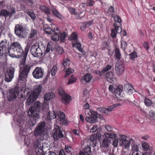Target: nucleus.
Masks as SVG:
<instances>
[{"label": "nucleus", "mask_w": 155, "mask_h": 155, "mask_svg": "<svg viewBox=\"0 0 155 155\" xmlns=\"http://www.w3.org/2000/svg\"><path fill=\"white\" fill-rule=\"evenodd\" d=\"M24 51L21 44L18 42H15L10 45L8 51V55L12 58H20L23 56Z\"/></svg>", "instance_id": "f257e3e1"}, {"label": "nucleus", "mask_w": 155, "mask_h": 155, "mask_svg": "<svg viewBox=\"0 0 155 155\" xmlns=\"http://www.w3.org/2000/svg\"><path fill=\"white\" fill-rule=\"evenodd\" d=\"M42 88V86L41 84H37L34 86L33 91L31 92L27 100L26 104L29 106L37 99Z\"/></svg>", "instance_id": "f03ea898"}, {"label": "nucleus", "mask_w": 155, "mask_h": 155, "mask_svg": "<svg viewBox=\"0 0 155 155\" xmlns=\"http://www.w3.org/2000/svg\"><path fill=\"white\" fill-rule=\"evenodd\" d=\"M41 104L39 101L35 102L33 106L30 108L28 111V116L33 118L35 120L39 118L38 113L41 110Z\"/></svg>", "instance_id": "7ed1b4c3"}, {"label": "nucleus", "mask_w": 155, "mask_h": 155, "mask_svg": "<svg viewBox=\"0 0 155 155\" xmlns=\"http://www.w3.org/2000/svg\"><path fill=\"white\" fill-rule=\"evenodd\" d=\"M130 141L127 139L126 136L122 135L119 139H115L114 140L113 145L115 147L117 146L122 147L123 148L127 149L130 146Z\"/></svg>", "instance_id": "20e7f679"}, {"label": "nucleus", "mask_w": 155, "mask_h": 155, "mask_svg": "<svg viewBox=\"0 0 155 155\" xmlns=\"http://www.w3.org/2000/svg\"><path fill=\"white\" fill-rule=\"evenodd\" d=\"M20 70L19 76V79L24 81L26 80L28 74L31 69L30 66L28 64H22L20 65Z\"/></svg>", "instance_id": "39448f33"}, {"label": "nucleus", "mask_w": 155, "mask_h": 155, "mask_svg": "<svg viewBox=\"0 0 155 155\" xmlns=\"http://www.w3.org/2000/svg\"><path fill=\"white\" fill-rule=\"evenodd\" d=\"M53 134L55 140H58L59 138H62L64 137V135L61 127L57 125L54 126V128L53 130Z\"/></svg>", "instance_id": "423d86ee"}, {"label": "nucleus", "mask_w": 155, "mask_h": 155, "mask_svg": "<svg viewBox=\"0 0 155 155\" xmlns=\"http://www.w3.org/2000/svg\"><path fill=\"white\" fill-rule=\"evenodd\" d=\"M30 51L32 54L35 57H41L43 54L42 51L39 47L38 43L32 46Z\"/></svg>", "instance_id": "0eeeda50"}, {"label": "nucleus", "mask_w": 155, "mask_h": 155, "mask_svg": "<svg viewBox=\"0 0 155 155\" xmlns=\"http://www.w3.org/2000/svg\"><path fill=\"white\" fill-rule=\"evenodd\" d=\"M45 124L44 122H41L38 123V125L34 131V135L35 137L41 136L44 132Z\"/></svg>", "instance_id": "6e6552de"}, {"label": "nucleus", "mask_w": 155, "mask_h": 155, "mask_svg": "<svg viewBox=\"0 0 155 155\" xmlns=\"http://www.w3.org/2000/svg\"><path fill=\"white\" fill-rule=\"evenodd\" d=\"M41 139H38L34 143L35 151L37 155H41L43 152V144L41 143Z\"/></svg>", "instance_id": "1a4fd4ad"}, {"label": "nucleus", "mask_w": 155, "mask_h": 155, "mask_svg": "<svg viewBox=\"0 0 155 155\" xmlns=\"http://www.w3.org/2000/svg\"><path fill=\"white\" fill-rule=\"evenodd\" d=\"M89 113H87V114L90 115V117H86L85 120L87 122L90 123H95L97 121V113L91 110L90 109L89 110Z\"/></svg>", "instance_id": "9d476101"}, {"label": "nucleus", "mask_w": 155, "mask_h": 155, "mask_svg": "<svg viewBox=\"0 0 155 155\" xmlns=\"http://www.w3.org/2000/svg\"><path fill=\"white\" fill-rule=\"evenodd\" d=\"M18 94L17 88L10 89L7 93L6 97L9 101H12L16 98Z\"/></svg>", "instance_id": "9b49d317"}, {"label": "nucleus", "mask_w": 155, "mask_h": 155, "mask_svg": "<svg viewBox=\"0 0 155 155\" xmlns=\"http://www.w3.org/2000/svg\"><path fill=\"white\" fill-rule=\"evenodd\" d=\"M15 34L19 37H24L25 35V31L21 25L17 24L15 28Z\"/></svg>", "instance_id": "f8f14e48"}, {"label": "nucleus", "mask_w": 155, "mask_h": 155, "mask_svg": "<svg viewBox=\"0 0 155 155\" xmlns=\"http://www.w3.org/2000/svg\"><path fill=\"white\" fill-rule=\"evenodd\" d=\"M15 69L12 67L8 68L5 73V80L7 82L11 81L14 76Z\"/></svg>", "instance_id": "ddd939ff"}, {"label": "nucleus", "mask_w": 155, "mask_h": 155, "mask_svg": "<svg viewBox=\"0 0 155 155\" xmlns=\"http://www.w3.org/2000/svg\"><path fill=\"white\" fill-rule=\"evenodd\" d=\"M59 93L61 96V101L65 104H68L71 100V97L66 94L62 89L59 90Z\"/></svg>", "instance_id": "4468645a"}, {"label": "nucleus", "mask_w": 155, "mask_h": 155, "mask_svg": "<svg viewBox=\"0 0 155 155\" xmlns=\"http://www.w3.org/2000/svg\"><path fill=\"white\" fill-rule=\"evenodd\" d=\"M33 77L37 79L42 78L44 75V71L41 68L37 67L32 72Z\"/></svg>", "instance_id": "2eb2a0df"}, {"label": "nucleus", "mask_w": 155, "mask_h": 155, "mask_svg": "<svg viewBox=\"0 0 155 155\" xmlns=\"http://www.w3.org/2000/svg\"><path fill=\"white\" fill-rule=\"evenodd\" d=\"M115 69L116 74L119 76L122 74L124 71V68L122 62L117 61L115 64Z\"/></svg>", "instance_id": "dca6fc26"}, {"label": "nucleus", "mask_w": 155, "mask_h": 155, "mask_svg": "<svg viewBox=\"0 0 155 155\" xmlns=\"http://www.w3.org/2000/svg\"><path fill=\"white\" fill-rule=\"evenodd\" d=\"M101 134L100 133H97L90 136L89 138L90 144L94 147L96 146L97 139H101Z\"/></svg>", "instance_id": "f3484780"}, {"label": "nucleus", "mask_w": 155, "mask_h": 155, "mask_svg": "<svg viewBox=\"0 0 155 155\" xmlns=\"http://www.w3.org/2000/svg\"><path fill=\"white\" fill-rule=\"evenodd\" d=\"M114 25V29L111 30L110 34L111 36L113 38L116 36L117 33H120L122 30L120 24H117L116 23H115Z\"/></svg>", "instance_id": "a211bd4d"}, {"label": "nucleus", "mask_w": 155, "mask_h": 155, "mask_svg": "<svg viewBox=\"0 0 155 155\" xmlns=\"http://www.w3.org/2000/svg\"><path fill=\"white\" fill-rule=\"evenodd\" d=\"M105 78L108 81L111 83H114L116 81L115 76L112 71L107 72L105 74Z\"/></svg>", "instance_id": "6ab92c4d"}, {"label": "nucleus", "mask_w": 155, "mask_h": 155, "mask_svg": "<svg viewBox=\"0 0 155 155\" xmlns=\"http://www.w3.org/2000/svg\"><path fill=\"white\" fill-rule=\"evenodd\" d=\"M15 13V10L13 8H11L8 11L2 9L0 12V16L6 17L9 16H12Z\"/></svg>", "instance_id": "aec40b11"}, {"label": "nucleus", "mask_w": 155, "mask_h": 155, "mask_svg": "<svg viewBox=\"0 0 155 155\" xmlns=\"http://www.w3.org/2000/svg\"><path fill=\"white\" fill-rule=\"evenodd\" d=\"M56 116L58 118V120L63 125H66L67 124V122L65 119V115L64 113L61 111L56 112Z\"/></svg>", "instance_id": "412c9836"}, {"label": "nucleus", "mask_w": 155, "mask_h": 155, "mask_svg": "<svg viewBox=\"0 0 155 155\" xmlns=\"http://www.w3.org/2000/svg\"><path fill=\"white\" fill-rule=\"evenodd\" d=\"M54 28L53 34L51 35V39L54 41H58L59 39V34L60 33V30L58 28Z\"/></svg>", "instance_id": "4be33fe9"}, {"label": "nucleus", "mask_w": 155, "mask_h": 155, "mask_svg": "<svg viewBox=\"0 0 155 155\" xmlns=\"http://www.w3.org/2000/svg\"><path fill=\"white\" fill-rule=\"evenodd\" d=\"M123 88V86L121 85H119L115 90L114 92H115V95L117 98H120V97L122 96V94Z\"/></svg>", "instance_id": "5701e85b"}, {"label": "nucleus", "mask_w": 155, "mask_h": 155, "mask_svg": "<svg viewBox=\"0 0 155 155\" xmlns=\"http://www.w3.org/2000/svg\"><path fill=\"white\" fill-rule=\"evenodd\" d=\"M92 77L89 73H87L82 77L81 79L82 82H85L86 83H89L91 80Z\"/></svg>", "instance_id": "b1692460"}, {"label": "nucleus", "mask_w": 155, "mask_h": 155, "mask_svg": "<svg viewBox=\"0 0 155 155\" xmlns=\"http://www.w3.org/2000/svg\"><path fill=\"white\" fill-rule=\"evenodd\" d=\"M111 142L110 139L104 138L100 142V146L101 148H107L110 145Z\"/></svg>", "instance_id": "393cba45"}, {"label": "nucleus", "mask_w": 155, "mask_h": 155, "mask_svg": "<svg viewBox=\"0 0 155 155\" xmlns=\"http://www.w3.org/2000/svg\"><path fill=\"white\" fill-rule=\"evenodd\" d=\"M124 89L125 91L129 94H131L134 90L132 86L130 84H126L124 85Z\"/></svg>", "instance_id": "a878e982"}, {"label": "nucleus", "mask_w": 155, "mask_h": 155, "mask_svg": "<svg viewBox=\"0 0 155 155\" xmlns=\"http://www.w3.org/2000/svg\"><path fill=\"white\" fill-rule=\"evenodd\" d=\"M57 117L56 112V111H53V112L51 113L48 112V113L46 119L47 120H50L52 119L55 118Z\"/></svg>", "instance_id": "bb28decb"}, {"label": "nucleus", "mask_w": 155, "mask_h": 155, "mask_svg": "<svg viewBox=\"0 0 155 155\" xmlns=\"http://www.w3.org/2000/svg\"><path fill=\"white\" fill-rule=\"evenodd\" d=\"M55 97L54 94L52 92H48L44 96V100L45 101H49L54 98Z\"/></svg>", "instance_id": "cd10ccee"}, {"label": "nucleus", "mask_w": 155, "mask_h": 155, "mask_svg": "<svg viewBox=\"0 0 155 155\" xmlns=\"http://www.w3.org/2000/svg\"><path fill=\"white\" fill-rule=\"evenodd\" d=\"M104 136L105 138L109 139H113L115 138L116 137V134L113 133H104L103 135Z\"/></svg>", "instance_id": "c85d7f7f"}, {"label": "nucleus", "mask_w": 155, "mask_h": 155, "mask_svg": "<svg viewBox=\"0 0 155 155\" xmlns=\"http://www.w3.org/2000/svg\"><path fill=\"white\" fill-rule=\"evenodd\" d=\"M92 23V21L82 23L81 26V30L82 31H84L87 27L91 26Z\"/></svg>", "instance_id": "c756f323"}, {"label": "nucleus", "mask_w": 155, "mask_h": 155, "mask_svg": "<svg viewBox=\"0 0 155 155\" xmlns=\"http://www.w3.org/2000/svg\"><path fill=\"white\" fill-rule=\"evenodd\" d=\"M38 33V31L36 30L32 29L30 32L29 39L32 38L33 39H35L37 37Z\"/></svg>", "instance_id": "7c9ffc66"}, {"label": "nucleus", "mask_w": 155, "mask_h": 155, "mask_svg": "<svg viewBox=\"0 0 155 155\" xmlns=\"http://www.w3.org/2000/svg\"><path fill=\"white\" fill-rule=\"evenodd\" d=\"M78 36L75 32H73L69 37V39L70 41H72L73 42H76L78 41L77 39Z\"/></svg>", "instance_id": "2f4dec72"}, {"label": "nucleus", "mask_w": 155, "mask_h": 155, "mask_svg": "<svg viewBox=\"0 0 155 155\" xmlns=\"http://www.w3.org/2000/svg\"><path fill=\"white\" fill-rule=\"evenodd\" d=\"M8 45L5 40L2 41L0 43V47L7 51H8Z\"/></svg>", "instance_id": "473e14b6"}, {"label": "nucleus", "mask_w": 155, "mask_h": 155, "mask_svg": "<svg viewBox=\"0 0 155 155\" xmlns=\"http://www.w3.org/2000/svg\"><path fill=\"white\" fill-rule=\"evenodd\" d=\"M72 44L73 47H76L78 50L81 52L83 51L81 47V44L80 43L78 42V41L76 42H73Z\"/></svg>", "instance_id": "72a5a7b5"}, {"label": "nucleus", "mask_w": 155, "mask_h": 155, "mask_svg": "<svg viewBox=\"0 0 155 155\" xmlns=\"http://www.w3.org/2000/svg\"><path fill=\"white\" fill-rule=\"evenodd\" d=\"M51 10L53 13L58 18L62 19L63 18L62 15L59 13L54 8H52Z\"/></svg>", "instance_id": "f704fd0d"}, {"label": "nucleus", "mask_w": 155, "mask_h": 155, "mask_svg": "<svg viewBox=\"0 0 155 155\" xmlns=\"http://www.w3.org/2000/svg\"><path fill=\"white\" fill-rule=\"evenodd\" d=\"M112 17L117 24H120L121 25L120 23L121 22V20L120 18L118 15H113Z\"/></svg>", "instance_id": "c9c22d12"}, {"label": "nucleus", "mask_w": 155, "mask_h": 155, "mask_svg": "<svg viewBox=\"0 0 155 155\" xmlns=\"http://www.w3.org/2000/svg\"><path fill=\"white\" fill-rule=\"evenodd\" d=\"M52 43L51 42H49L47 46L46 47H44V51L45 52H48L50 51H52Z\"/></svg>", "instance_id": "e433bc0d"}, {"label": "nucleus", "mask_w": 155, "mask_h": 155, "mask_svg": "<svg viewBox=\"0 0 155 155\" xmlns=\"http://www.w3.org/2000/svg\"><path fill=\"white\" fill-rule=\"evenodd\" d=\"M58 69V67L57 64L54 65L52 68L51 70V74L52 76L55 75Z\"/></svg>", "instance_id": "4c0bfd02"}, {"label": "nucleus", "mask_w": 155, "mask_h": 155, "mask_svg": "<svg viewBox=\"0 0 155 155\" xmlns=\"http://www.w3.org/2000/svg\"><path fill=\"white\" fill-rule=\"evenodd\" d=\"M70 64V60L67 58H64L62 62V64L64 67V68L69 66Z\"/></svg>", "instance_id": "58836bf2"}, {"label": "nucleus", "mask_w": 155, "mask_h": 155, "mask_svg": "<svg viewBox=\"0 0 155 155\" xmlns=\"http://www.w3.org/2000/svg\"><path fill=\"white\" fill-rule=\"evenodd\" d=\"M121 105V104L119 103H117L115 104H113V105L110 106H109L107 107V108L109 112H110L112 111L114 109L117 107H118Z\"/></svg>", "instance_id": "ea45409f"}, {"label": "nucleus", "mask_w": 155, "mask_h": 155, "mask_svg": "<svg viewBox=\"0 0 155 155\" xmlns=\"http://www.w3.org/2000/svg\"><path fill=\"white\" fill-rule=\"evenodd\" d=\"M114 12V8L112 6H110L106 13V15L108 16H110L113 15V14Z\"/></svg>", "instance_id": "a19ab883"}, {"label": "nucleus", "mask_w": 155, "mask_h": 155, "mask_svg": "<svg viewBox=\"0 0 155 155\" xmlns=\"http://www.w3.org/2000/svg\"><path fill=\"white\" fill-rule=\"evenodd\" d=\"M40 9L41 11L47 14H50V11L49 8L45 6H41L40 7Z\"/></svg>", "instance_id": "79ce46f5"}, {"label": "nucleus", "mask_w": 155, "mask_h": 155, "mask_svg": "<svg viewBox=\"0 0 155 155\" xmlns=\"http://www.w3.org/2000/svg\"><path fill=\"white\" fill-rule=\"evenodd\" d=\"M97 110L101 113H104L106 115L108 114L109 112L107 108L104 107L98 108Z\"/></svg>", "instance_id": "37998d69"}, {"label": "nucleus", "mask_w": 155, "mask_h": 155, "mask_svg": "<svg viewBox=\"0 0 155 155\" xmlns=\"http://www.w3.org/2000/svg\"><path fill=\"white\" fill-rule=\"evenodd\" d=\"M64 71H65L66 74H65V77H66L68 75L71 74L72 73L74 70L73 69L70 68L66 69V68H64Z\"/></svg>", "instance_id": "c03bdc74"}, {"label": "nucleus", "mask_w": 155, "mask_h": 155, "mask_svg": "<svg viewBox=\"0 0 155 155\" xmlns=\"http://www.w3.org/2000/svg\"><path fill=\"white\" fill-rule=\"evenodd\" d=\"M115 55L117 59H120L121 58V55L119 49L118 48H116L115 49Z\"/></svg>", "instance_id": "a18cd8bd"}, {"label": "nucleus", "mask_w": 155, "mask_h": 155, "mask_svg": "<svg viewBox=\"0 0 155 155\" xmlns=\"http://www.w3.org/2000/svg\"><path fill=\"white\" fill-rule=\"evenodd\" d=\"M59 34V38L60 40L61 41H63L65 39V38L67 35V34L64 32H62L61 33L60 32Z\"/></svg>", "instance_id": "49530a36"}, {"label": "nucleus", "mask_w": 155, "mask_h": 155, "mask_svg": "<svg viewBox=\"0 0 155 155\" xmlns=\"http://www.w3.org/2000/svg\"><path fill=\"white\" fill-rule=\"evenodd\" d=\"M77 80L76 78L72 75L68 80V81L67 83V84H71L76 82Z\"/></svg>", "instance_id": "de8ad7c7"}, {"label": "nucleus", "mask_w": 155, "mask_h": 155, "mask_svg": "<svg viewBox=\"0 0 155 155\" xmlns=\"http://www.w3.org/2000/svg\"><path fill=\"white\" fill-rule=\"evenodd\" d=\"M144 102L145 105L147 106H150L153 104L151 100L147 98L145 99Z\"/></svg>", "instance_id": "09e8293b"}, {"label": "nucleus", "mask_w": 155, "mask_h": 155, "mask_svg": "<svg viewBox=\"0 0 155 155\" xmlns=\"http://www.w3.org/2000/svg\"><path fill=\"white\" fill-rule=\"evenodd\" d=\"M129 55L130 59L132 60H134V59L137 57V54L135 51H134L130 54Z\"/></svg>", "instance_id": "8fccbe9b"}, {"label": "nucleus", "mask_w": 155, "mask_h": 155, "mask_svg": "<svg viewBox=\"0 0 155 155\" xmlns=\"http://www.w3.org/2000/svg\"><path fill=\"white\" fill-rule=\"evenodd\" d=\"M29 47L28 45H27L25 48V51H24V53L23 54L22 56L25 58H26L27 57L28 52L29 49Z\"/></svg>", "instance_id": "3c124183"}, {"label": "nucleus", "mask_w": 155, "mask_h": 155, "mask_svg": "<svg viewBox=\"0 0 155 155\" xmlns=\"http://www.w3.org/2000/svg\"><path fill=\"white\" fill-rule=\"evenodd\" d=\"M18 117L17 119H16L15 117H14V120L15 121L17 122L19 124L22 123L23 122V117L22 116L20 115V116H18Z\"/></svg>", "instance_id": "603ef678"}, {"label": "nucleus", "mask_w": 155, "mask_h": 155, "mask_svg": "<svg viewBox=\"0 0 155 155\" xmlns=\"http://www.w3.org/2000/svg\"><path fill=\"white\" fill-rule=\"evenodd\" d=\"M139 150V147L137 144H134L132 145V152H138Z\"/></svg>", "instance_id": "864d4df0"}, {"label": "nucleus", "mask_w": 155, "mask_h": 155, "mask_svg": "<svg viewBox=\"0 0 155 155\" xmlns=\"http://www.w3.org/2000/svg\"><path fill=\"white\" fill-rule=\"evenodd\" d=\"M112 68V66L109 65H107L104 68L102 69V71L103 72H105L108 71L110 70Z\"/></svg>", "instance_id": "5fc2aeb1"}, {"label": "nucleus", "mask_w": 155, "mask_h": 155, "mask_svg": "<svg viewBox=\"0 0 155 155\" xmlns=\"http://www.w3.org/2000/svg\"><path fill=\"white\" fill-rule=\"evenodd\" d=\"M44 31L45 33L48 34H51L53 32V30L50 27L45 28L44 29Z\"/></svg>", "instance_id": "6e6d98bb"}, {"label": "nucleus", "mask_w": 155, "mask_h": 155, "mask_svg": "<svg viewBox=\"0 0 155 155\" xmlns=\"http://www.w3.org/2000/svg\"><path fill=\"white\" fill-rule=\"evenodd\" d=\"M142 147L145 150H147L148 149H150V148H151L145 142L142 143Z\"/></svg>", "instance_id": "4d7b16f0"}, {"label": "nucleus", "mask_w": 155, "mask_h": 155, "mask_svg": "<svg viewBox=\"0 0 155 155\" xmlns=\"http://www.w3.org/2000/svg\"><path fill=\"white\" fill-rule=\"evenodd\" d=\"M83 107L86 110L85 111L86 114H87V113H89V112H88V111H89L90 110H89V104L88 103H86L84 105Z\"/></svg>", "instance_id": "13d9d810"}, {"label": "nucleus", "mask_w": 155, "mask_h": 155, "mask_svg": "<svg viewBox=\"0 0 155 155\" xmlns=\"http://www.w3.org/2000/svg\"><path fill=\"white\" fill-rule=\"evenodd\" d=\"M27 14L30 16L32 20H34L35 19V15L32 11H28L27 12Z\"/></svg>", "instance_id": "bf43d9fd"}, {"label": "nucleus", "mask_w": 155, "mask_h": 155, "mask_svg": "<svg viewBox=\"0 0 155 155\" xmlns=\"http://www.w3.org/2000/svg\"><path fill=\"white\" fill-rule=\"evenodd\" d=\"M65 150L67 153H69L71 151L72 149L71 146L67 145L65 146Z\"/></svg>", "instance_id": "052dcab7"}, {"label": "nucleus", "mask_w": 155, "mask_h": 155, "mask_svg": "<svg viewBox=\"0 0 155 155\" xmlns=\"http://www.w3.org/2000/svg\"><path fill=\"white\" fill-rule=\"evenodd\" d=\"M72 133L75 135L79 136L80 134V130L78 129H74L72 130Z\"/></svg>", "instance_id": "680f3d73"}, {"label": "nucleus", "mask_w": 155, "mask_h": 155, "mask_svg": "<svg viewBox=\"0 0 155 155\" xmlns=\"http://www.w3.org/2000/svg\"><path fill=\"white\" fill-rule=\"evenodd\" d=\"M94 4V1L91 0H88L86 3V5L89 6H92Z\"/></svg>", "instance_id": "e2e57ef3"}, {"label": "nucleus", "mask_w": 155, "mask_h": 155, "mask_svg": "<svg viewBox=\"0 0 155 155\" xmlns=\"http://www.w3.org/2000/svg\"><path fill=\"white\" fill-rule=\"evenodd\" d=\"M121 48L124 50L126 48L127 45L126 43L124 41H121Z\"/></svg>", "instance_id": "0e129e2a"}, {"label": "nucleus", "mask_w": 155, "mask_h": 155, "mask_svg": "<svg viewBox=\"0 0 155 155\" xmlns=\"http://www.w3.org/2000/svg\"><path fill=\"white\" fill-rule=\"evenodd\" d=\"M7 51L0 47V56H2L6 53Z\"/></svg>", "instance_id": "69168bd1"}, {"label": "nucleus", "mask_w": 155, "mask_h": 155, "mask_svg": "<svg viewBox=\"0 0 155 155\" xmlns=\"http://www.w3.org/2000/svg\"><path fill=\"white\" fill-rule=\"evenodd\" d=\"M86 152H87V155H90V153H91V148L89 145L86 146Z\"/></svg>", "instance_id": "338daca9"}, {"label": "nucleus", "mask_w": 155, "mask_h": 155, "mask_svg": "<svg viewBox=\"0 0 155 155\" xmlns=\"http://www.w3.org/2000/svg\"><path fill=\"white\" fill-rule=\"evenodd\" d=\"M140 154H139V153L138 152H133L132 153L131 155H147V153H140Z\"/></svg>", "instance_id": "774afa93"}]
</instances>
